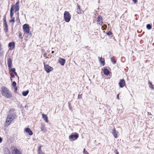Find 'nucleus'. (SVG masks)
Returning a JSON list of instances; mask_svg holds the SVG:
<instances>
[{
	"instance_id": "nucleus-21",
	"label": "nucleus",
	"mask_w": 154,
	"mask_h": 154,
	"mask_svg": "<svg viewBox=\"0 0 154 154\" xmlns=\"http://www.w3.org/2000/svg\"><path fill=\"white\" fill-rule=\"evenodd\" d=\"M14 152H12V154H22L20 151L17 148L14 149Z\"/></svg>"
},
{
	"instance_id": "nucleus-27",
	"label": "nucleus",
	"mask_w": 154,
	"mask_h": 154,
	"mask_svg": "<svg viewBox=\"0 0 154 154\" xmlns=\"http://www.w3.org/2000/svg\"><path fill=\"white\" fill-rule=\"evenodd\" d=\"M41 130L42 131L44 132H45L46 131V129L45 128L44 125H41Z\"/></svg>"
},
{
	"instance_id": "nucleus-44",
	"label": "nucleus",
	"mask_w": 154,
	"mask_h": 154,
	"mask_svg": "<svg viewBox=\"0 0 154 154\" xmlns=\"http://www.w3.org/2000/svg\"><path fill=\"white\" fill-rule=\"evenodd\" d=\"M25 108H26V110H27L28 108V106H27V105H26L25 106Z\"/></svg>"
},
{
	"instance_id": "nucleus-10",
	"label": "nucleus",
	"mask_w": 154,
	"mask_h": 154,
	"mask_svg": "<svg viewBox=\"0 0 154 154\" xmlns=\"http://www.w3.org/2000/svg\"><path fill=\"white\" fill-rule=\"evenodd\" d=\"M20 2L17 1L16 3L14 5V10H15V12H16L19 11L20 9Z\"/></svg>"
},
{
	"instance_id": "nucleus-61",
	"label": "nucleus",
	"mask_w": 154,
	"mask_h": 154,
	"mask_svg": "<svg viewBox=\"0 0 154 154\" xmlns=\"http://www.w3.org/2000/svg\"><path fill=\"white\" fill-rule=\"evenodd\" d=\"M11 154V153H9V154Z\"/></svg>"
},
{
	"instance_id": "nucleus-42",
	"label": "nucleus",
	"mask_w": 154,
	"mask_h": 154,
	"mask_svg": "<svg viewBox=\"0 0 154 154\" xmlns=\"http://www.w3.org/2000/svg\"><path fill=\"white\" fill-rule=\"evenodd\" d=\"M103 20H101V21L99 23V25H101H101H102L103 24Z\"/></svg>"
},
{
	"instance_id": "nucleus-22",
	"label": "nucleus",
	"mask_w": 154,
	"mask_h": 154,
	"mask_svg": "<svg viewBox=\"0 0 154 154\" xmlns=\"http://www.w3.org/2000/svg\"><path fill=\"white\" fill-rule=\"evenodd\" d=\"M29 93V90H28L26 91H23L22 92V94L24 96H26Z\"/></svg>"
},
{
	"instance_id": "nucleus-13",
	"label": "nucleus",
	"mask_w": 154,
	"mask_h": 154,
	"mask_svg": "<svg viewBox=\"0 0 154 154\" xmlns=\"http://www.w3.org/2000/svg\"><path fill=\"white\" fill-rule=\"evenodd\" d=\"M24 131L28 133L29 135H32L33 134L32 131L30 130L29 128H26L24 129Z\"/></svg>"
},
{
	"instance_id": "nucleus-6",
	"label": "nucleus",
	"mask_w": 154,
	"mask_h": 154,
	"mask_svg": "<svg viewBox=\"0 0 154 154\" xmlns=\"http://www.w3.org/2000/svg\"><path fill=\"white\" fill-rule=\"evenodd\" d=\"M44 69L45 71L47 73H49L53 70V68L49 66L48 64H45V63H44Z\"/></svg>"
},
{
	"instance_id": "nucleus-51",
	"label": "nucleus",
	"mask_w": 154,
	"mask_h": 154,
	"mask_svg": "<svg viewBox=\"0 0 154 154\" xmlns=\"http://www.w3.org/2000/svg\"><path fill=\"white\" fill-rule=\"evenodd\" d=\"M16 12V15H17V16H19V12Z\"/></svg>"
},
{
	"instance_id": "nucleus-28",
	"label": "nucleus",
	"mask_w": 154,
	"mask_h": 154,
	"mask_svg": "<svg viewBox=\"0 0 154 154\" xmlns=\"http://www.w3.org/2000/svg\"><path fill=\"white\" fill-rule=\"evenodd\" d=\"M9 116L13 119H15V117L16 116L15 114L14 113H11L9 114Z\"/></svg>"
},
{
	"instance_id": "nucleus-48",
	"label": "nucleus",
	"mask_w": 154,
	"mask_h": 154,
	"mask_svg": "<svg viewBox=\"0 0 154 154\" xmlns=\"http://www.w3.org/2000/svg\"><path fill=\"white\" fill-rule=\"evenodd\" d=\"M10 78H14V76L13 75H10Z\"/></svg>"
},
{
	"instance_id": "nucleus-31",
	"label": "nucleus",
	"mask_w": 154,
	"mask_h": 154,
	"mask_svg": "<svg viewBox=\"0 0 154 154\" xmlns=\"http://www.w3.org/2000/svg\"><path fill=\"white\" fill-rule=\"evenodd\" d=\"M106 34L108 35V36H109L111 35H112V32L110 31H109L108 32H106Z\"/></svg>"
},
{
	"instance_id": "nucleus-39",
	"label": "nucleus",
	"mask_w": 154,
	"mask_h": 154,
	"mask_svg": "<svg viewBox=\"0 0 154 154\" xmlns=\"http://www.w3.org/2000/svg\"><path fill=\"white\" fill-rule=\"evenodd\" d=\"M114 152L115 153V154H119V152L118 151L117 149H115L114 151Z\"/></svg>"
},
{
	"instance_id": "nucleus-20",
	"label": "nucleus",
	"mask_w": 154,
	"mask_h": 154,
	"mask_svg": "<svg viewBox=\"0 0 154 154\" xmlns=\"http://www.w3.org/2000/svg\"><path fill=\"white\" fill-rule=\"evenodd\" d=\"M3 151L4 154H8L10 153L9 149L6 147L4 148Z\"/></svg>"
},
{
	"instance_id": "nucleus-35",
	"label": "nucleus",
	"mask_w": 154,
	"mask_h": 154,
	"mask_svg": "<svg viewBox=\"0 0 154 154\" xmlns=\"http://www.w3.org/2000/svg\"><path fill=\"white\" fill-rule=\"evenodd\" d=\"M83 153L84 154H89L85 149L84 148L83 149Z\"/></svg>"
},
{
	"instance_id": "nucleus-32",
	"label": "nucleus",
	"mask_w": 154,
	"mask_h": 154,
	"mask_svg": "<svg viewBox=\"0 0 154 154\" xmlns=\"http://www.w3.org/2000/svg\"><path fill=\"white\" fill-rule=\"evenodd\" d=\"M17 83L15 81H14L12 82V85L13 86V87H17Z\"/></svg>"
},
{
	"instance_id": "nucleus-15",
	"label": "nucleus",
	"mask_w": 154,
	"mask_h": 154,
	"mask_svg": "<svg viewBox=\"0 0 154 154\" xmlns=\"http://www.w3.org/2000/svg\"><path fill=\"white\" fill-rule=\"evenodd\" d=\"M99 61L101 65L103 66L105 65V59L102 57L100 58V57H98Z\"/></svg>"
},
{
	"instance_id": "nucleus-33",
	"label": "nucleus",
	"mask_w": 154,
	"mask_h": 154,
	"mask_svg": "<svg viewBox=\"0 0 154 154\" xmlns=\"http://www.w3.org/2000/svg\"><path fill=\"white\" fill-rule=\"evenodd\" d=\"M19 37L20 39H22L23 37H22V34L20 32H19Z\"/></svg>"
},
{
	"instance_id": "nucleus-52",
	"label": "nucleus",
	"mask_w": 154,
	"mask_h": 154,
	"mask_svg": "<svg viewBox=\"0 0 154 154\" xmlns=\"http://www.w3.org/2000/svg\"><path fill=\"white\" fill-rule=\"evenodd\" d=\"M38 154H45L43 152H41L40 153H38Z\"/></svg>"
},
{
	"instance_id": "nucleus-1",
	"label": "nucleus",
	"mask_w": 154,
	"mask_h": 154,
	"mask_svg": "<svg viewBox=\"0 0 154 154\" xmlns=\"http://www.w3.org/2000/svg\"><path fill=\"white\" fill-rule=\"evenodd\" d=\"M1 93L3 96L7 98L12 97V94L8 89L5 86L2 87L1 89Z\"/></svg>"
},
{
	"instance_id": "nucleus-29",
	"label": "nucleus",
	"mask_w": 154,
	"mask_h": 154,
	"mask_svg": "<svg viewBox=\"0 0 154 154\" xmlns=\"http://www.w3.org/2000/svg\"><path fill=\"white\" fill-rule=\"evenodd\" d=\"M11 20H9V22L10 23H14L15 21V18L14 17H12V18H11Z\"/></svg>"
},
{
	"instance_id": "nucleus-38",
	"label": "nucleus",
	"mask_w": 154,
	"mask_h": 154,
	"mask_svg": "<svg viewBox=\"0 0 154 154\" xmlns=\"http://www.w3.org/2000/svg\"><path fill=\"white\" fill-rule=\"evenodd\" d=\"M13 74H14L15 76L17 77L18 78V79H19V77L18 76L16 72H15Z\"/></svg>"
},
{
	"instance_id": "nucleus-34",
	"label": "nucleus",
	"mask_w": 154,
	"mask_h": 154,
	"mask_svg": "<svg viewBox=\"0 0 154 154\" xmlns=\"http://www.w3.org/2000/svg\"><path fill=\"white\" fill-rule=\"evenodd\" d=\"M14 92L16 94L17 93V94H19L17 92V87H14Z\"/></svg>"
},
{
	"instance_id": "nucleus-12",
	"label": "nucleus",
	"mask_w": 154,
	"mask_h": 154,
	"mask_svg": "<svg viewBox=\"0 0 154 154\" xmlns=\"http://www.w3.org/2000/svg\"><path fill=\"white\" fill-rule=\"evenodd\" d=\"M14 11V6L13 4H12L10 10V17L11 18L14 17L13 16L14 15L13 11Z\"/></svg>"
},
{
	"instance_id": "nucleus-5",
	"label": "nucleus",
	"mask_w": 154,
	"mask_h": 154,
	"mask_svg": "<svg viewBox=\"0 0 154 154\" xmlns=\"http://www.w3.org/2000/svg\"><path fill=\"white\" fill-rule=\"evenodd\" d=\"M3 20V26L5 27L4 30L5 33H7L8 32V26L6 21V17L5 15L4 16Z\"/></svg>"
},
{
	"instance_id": "nucleus-40",
	"label": "nucleus",
	"mask_w": 154,
	"mask_h": 154,
	"mask_svg": "<svg viewBox=\"0 0 154 154\" xmlns=\"http://www.w3.org/2000/svg\"><path fill=\"white\" fill-rule=\"evenodd\" d=\"M82 95L81 94H79L78 96V98L79 99L80 98H82Z\"/></svg>"
},
{
	"instance_id": "nucleus-2",
	"label": "nucleus",
	"mask_w": 154,
	"mask_h": 154,
	"mask_svg": "<svg viewBox=\"0 0 154 154\" xmlns=\"http://www.w3.org/2000/svg\"><path fill=\"white\" fill-rule=\"evenodd\" d=\"M7 64L8 68V70L10 72H11L12 74H13L16 72V69L15 68H12V60L11 58H9L8 60Z\"/></svg>"
},
{
	"instance_id": "nucleus-49",
	"label": "nucleus",
	"mask_w": 154,
	"mask_h": 154,
	"mask_svg": "<svg viewBox=\"0 0 154 154\" xmlns=\"http://www.w3.org/2000/svg\"><path fill=\"white\" fill-rule=\"evenodd\" d=\"M47 55V54L45 53L44 54H43V56L44 57H45Z\"/></svg>"
},
{
	"instance_id": "nucleus-58",
	"label": "nucleus",
	"mask_w": 154,
	"mask_h": 154,
	"mask_svg": "<svg viewBox=\"0 0 154 154\" xmlns=\"http://www.w3.org/2000/svg\"><path fill=\"white\" fill-rule=\"evenodd\" d=\"M109 106L108 105H106V106Z\"/></svg>"
},
{
	"instance_id": "nucleus-11",
	"label": "nucleus",
	"mask_w": 154,
	"mask_h": 154,
	"mask_svg": "<svg viewBox=\"0 0 154 154\" xmlns=\"http://www.w3.org/2000/svg\"><path fill=\"white\" fill-rule=\"evenodd\" d=\"M13 119L10 116H9V115H7V118H6V123L8 124V125H9L11 122L13 120Z\"/></svg>"
},
{
	"instance_id": "nucleus-4",
	"label": "nucleus",
	"mask_w": 154,
	"mask_h": 154,
	"mask_svg": "<svg viewBox=\"0 0 154 154\" xmlns=\"http://www.w3.org/2000/svg\"><path fill=\"white\" fill-rule=\"evenodd\" d=\"M79 137V134L77 133H72L69 136V139L70 141H74L76 140Z\"/></svg>"
},
{
	"instance_id": "nucleus-30",
	"label": "nucleus",
	"mask_w": 154,
	"mask_h": 154,
	"mask_svg": "<svg viewBox=\"0 0 154 154\" xmlns=\"http://www.w3.org/2000/svg\"><path fill=\"white\" fill-rule=\"evenodd\" d=\"M42 147V146H38V153H40L41 152H43L41 150Z\"/></svg>"
},
{
	"instance_id": "nucleus-26",
	"label": "nucleus",
	"mask_w": 154,
	"mask_h": 154,
	"mask_svg": "<svg viewBox=\"0 0 154 154\" xmlns=\"http://www.w3.org/2000/svg\"><path fill=\"white\" fill-rule=\"evenodd\" d=\"M111 60L113 64H115L116 63V61L113 57L111 58Z\"/></svg>"
},
{
	"instance_id": "nucleus-43",
	"label": "nucleus",
	"mask_w": 154,
	"mask_h": 154,
	"mask_svg": "<svg viewBox=\"0 0 154 154\" xmlns=\"http://www.w3.org/2000/svg\"><path fill=\"white\" fill-rule=\"evenodd\" d=\"M16 20L17 21L18 20L19 21H20V19L19 18V16H17L16 17Z\"/></svg>"
},
{
	"instance_id": "nucleus-19",
	"label": "nucleus",
	"mask_w": 154,
	"mask_h": 154,
	"mask_svg": "<svg viewBox=\"0 0 154 154\" xmlns=\"http://www.w3.org/2000/svg\"><path fill=\"white\" fill-rule=\"evenodd\" d=\"M103 73L106 75H109V72L107 69L104 68L103 70Z\"/></svg>"
},
{
	"instance_id": "nucleus-25",
	"label": "nucleus",
	"mask_w": 154,
	"mask_h": 154,
	"mask_svg": "<svg viewBox=\"0 0 154 154\" xmlns=\"http://www.w3.org/2000/svg\"><path fill=\"white\" fill-rule=\"evenodd\" d=\"M146 29L149 30L151 29L152 28V25L151 24H148L146 25Z\"/></svg>"
},
{
	"instance_id": "nucleus-45",
	"label": "nucleus",
	"mask_w": 154,
	"mask_h": 154,
	"mask_svg": "<svg viewBox=\"0 0 154 154\" xmlns=\"http://www.w3.org/2000/svg\"><path fill=\"white\" fill-rule=\"evenodd\" d=\"M28 34H29V35H30V36H31L32 35V33L31 32H30V31H29V33H28Z\"/></svg>"
},
{
	"instance_id": "nucleus-3",
	"label": "nucleus",
	"mask_w": 154,
	"mask_h": 154,
	"mask_svg": "<svg viewBox=\"0 0 154 154\" xmlns=\"http://www.w3.org/2000/svg\"><path fill=\"white\" fill-rule=\"evenodd\" d=\"M71 15L69 12L65 11L64 13V20L66 22L68 23L71 20Z\"/></svg>"
},
{
	"instance_id": "nucleus-56",
	"label": "nucleus",
	"mask_w": 154,
	"mask_h": 154,
	"mask_svg": "<svg viewBox=\"0 0 154 154\" xmlns=\"http://www.w3.org/2000/svg\"><path fill=\"white\" fill-rule=\"evenodd\" d=\"M102 105H103V107L104 108V106H105V105H104V104H103H103H102Z\"/></svg>"
},
{
	"instance_id": "nucleus-50",
	"label": "nucleus",
	"mask_w": 154,
	"mask_h": 154,
	"mask_svg": "<svg viewBox=\"0 0 154 154\" xmlns=\"http://www.w3.org/2000/svg\"><path fill=\"white\" fill-rule=\"evenodd\" d=\"M148 116H149L150 115H152L151 113L149 112H148Z\"/></svg>"
},
{
	"instance_id": "nucleus-54",
	"label": "nucleus",
	"mask_w": 154,
	"mask_h": 154,
	"mask_svg": "<svg viewBox=\"0 0 154 154\" xmlns=\"http://www.w3.org/2000/svg\"><path fill=\"white\" fill-rule=\"evenodd\" d=\"M86 48H87V49H88H88H89V48H89V47H88V46H86Z\"/></svg>"
},
{
	"instance_id": "nucleus-57",
	"label": "nucleus",
	"mask_w": 154,
	"mask_h": 154,
	"mask_svg": "<svg viewBox=\"0 0 154 154\" xmlns=\"http://www.w3.org/2000/svg\"><path fill=\"white\" fill-rule=\"evenodd\" d=\"M135 20H138V19H137V18H135Z\"/></svg>"
},
{
	"instance_id": "nucleus-53",
	"label": "nucleus",
	"mask_w": 154,
	"mask_h": 154,
	"mask_svg": "<svg viewBox=\"0 0 154 154\" xmlns=\"http://www.w3.org/2000/svg\"><path fill=\"white\" fill-rule=\"evenodd\" d=\"M10 80L12 82V78H10Z\"/></svg>"
},
{
	"instance_id": "nucleus-23",
	"label": "nucleus",
	"mask_w": 154,
	"mask_h": 154,
	"mask_svg": "<svg viewBox=\"0 0 154 154\" xmlns=\"http://www.w3.org/2000/svg\"><path fill=\"white\" fill-rule=\"evenodd\" d=\"M148 83L149 84V88H151L152 89H154V87H153V85L152 84V82L149 81H148Z\"/></svg>"
},
{
	"instance_id": "nucleus-41",
	"label": "nucleus",
	"mask_w": 154,
	"mask_h": 154,
	"mask_svg": "<svg viewBox=\"0 0 154 154\" xmlns=\"http://www.w3.org/2000/svg\"><path fill=\"white\" fill-rule=\"evenodd\" d=\"M132 1L134 4H136L137 2V0H132Z\"/></svg>"
},
{
	"instance_id": "nucleus-47",
	"label": "nucleus",
	"mask_w": 154,
	"mask_h": 154,
	"mask_svg": "<svg viewBox=\"0 0 154 154\" xmlns=\"http://www.w3.org/2000/svg\"><path fill=\"white\" fill-rule=\"evenodd\" d=\"M117 99H118V100H119V94H117Z\"/></svg>"
},
{
	"instance_id": "nucleus-37",
	"label": "nucleus",
	"mask_w": 154,
	"mask_h": 154,
	"mask_svg": "<svg viewBox=\"0 0 154 154\" xmlns=\"http://www.w3.org/2000/svg\"><path fill=\"white\" fill-rule=\"evenodd\" d=\"M18 106L19 107V108H22V110H24L23 109V107L22 106V105L21 104H19L18 105Z\"/></svg>"
},
{
	"instance_id": "nucleus-60",
	"label": "nucleus",
	"mask_w": 154,
	"mask_h": 154,
	"mask_svg": "<svg viewBox=\"0 0 154 154\" xmlns=\"http://www.w3.org/2000/svg\"><path fill=\"white\" fill-rule=\"evenodd\" d=\"M17 1H19V0H17Z\"/></svg>"
},
{
	"instance_id": "nucleus-59",
	"label": "nucleus",
	"mask_w": 154,
	"mask_h": 154,
	"mask_svg": "<svg viewBox=\"0 0 154 154\" xmlns=\"http://www.w3.org/2000/svg\"><path fill=\"white\" fill-rule=\"evenodd\" d=\"M144 32H143V34H144Z\"/></svg>"
},
{
	"instance_id": "nucleus-55",
	"label": "nucleus",
	"mask_w": 154,
	"mask_h": 154,
	"mask_svg": "<svg viewBox=\"0 0 154 154\" xmlns=\"http://www.w3.org/2000/svg\"><path fill=\"white\" fill-rule=\"evenodd\" d=\"M54 52L53 51H52L51 52V54H53Z\"/></svg>"
},
{
	"instance_id": "nucleus-18",
	"label": "nucleus",
	"mask_w": 154,
	"mask_h": 154,
	"mask_svg": "<svg viewBox=\"0 0 154 154\" xmlns=\"http://www.w3.org/2000/svg\"><path fill=\"white\" fill-rule=\"evenodd\" d=\"M42 118L47 123L48 122V118L47 115L43 113L42 115Z\"/></svg>"
},
{
	"instance_id": "nucleus-16",
	"label": "nucleus",
	"mask_w": 154,
	"mask_h": 154,
	"mask_svg": "<svg viewBox=\"0 0 154 154\" xmlns=\"http://www.w3.org/2000/svg\"><path fill=\"white\" fill-rule=\"evenodd\" d=\"M112 133L115 138H117L118 137L117 134H118V132L115 129L112 130Z\"/></svg>"
},
{
	"instance_id": "nucleus-7",
	"label": "nucleus",
	"mask_w": 154,
	"mask_h": 154,
	"mask_svg": "<svg viewBox=\"0 0 154 154\" xmlns=\"http://www.w3.org/2000/svg\"><path fill=\"white\" fill-rule=\"evenodd\" d=\"M23 31L26 34H28L29 33L30 31L29 26L27 24H24L23 25Z\"/></svg>"
},
{
	"instance_id": "nucleus-24",
	"label": "nucleus",
	"mask_w": 154,
	"mask_h": 154,
	"mask_svg": "<svg viewBox=\"0 0 154 154\" xmlns=\"http://www.w3.org/2000/svg\"><path fill=\"white\" fill-rule=\"evenodd\" d=\"M102 19H103V18H102V16L100 15H98V16L97 18V22L98 23L101 20H102Z\"/></svg>"
},
{
	"instance_id": "nucleus-9",
	"label": "nucleus",
	"mask_w": 154,
	"mask_h": 154,
	"mask_svg": "<svg viewBox=\"0 0 154 154\" xmlns=\"http://www.w3.org/2000/svg\"><path fill=\"white\" fill-rule=\"evenodd\" d=\"M8 47L9 48V50H12L15 48V42L12 41L9 42L8 44Z\"/></svg>"
},
{
	"instance_id": "nucleus-46",
	"label": "nucleus",
	"mask_w": 154,
	"mask_h": 154,
	"mask_svg": "<svg viewBox=\"0 0 154 154\" xmlns=\"http://www.w3.org/2000/svg\"><path fill=\"white\" fill-rule=\"evenodd\" d=\"M2 138L0 137V143H1L2 141Z\"/></svg>"
},
{
	"instance_id": "nucleus-14",
	"label": "nucleus",
	"mask_w": 154,
	"mask_h": 154,
	"mask_svg": "<svg viewBox=\"0 0 154 154\" xmlns=\"http://www.w3.org/2000/svg\"><path fill=\"white\" fill-rule=\"evenodd\" d=\"M58 62L61 65L64 66L66 62V60L64 59L60 58L58 60Z\"/></svg>"
},
{
	"instance_id": "nucleus-17",
	"label": "nucleus",
	"mask_w": 154,
	"mask_h": 154,
	"mask_svg": "<svg viewBox=\"0 0 154 154\" xmlns=\"http://www.w3.org/2000/svg\"><path fill=\"white\" fill-rule=\"evenodd\" d=\"M77 8L76 9V12L79 14H81L82 11V10L81 8V7L78 4H77Z\"/></svg>"
},
{
	"instance_id": "nucleus-36",
	"label": "nucleus",
	"mask_w": 154,
	"mask_h": 154,
	"mask_svg": "<svg viewBox=\"0 0 154 154\" xmlns=\"http://www.w3.org/2000/svg\"><path fill=\"white\" fill-rule=\"evenodd\" d=\"M68 106H69V110H72V107L70 103L69 102H68Z\"/></svg>"
},
{
	"instance_id": "nucleus-8",
	"label": "nucleus",
	"mask_w": 154,
	"mask_h": 154,
	"mask_svg": "<svg viewBox=\"0 0 154 154\" xmlns=\"http://www.w3.org/2000/svg\"><path fill=\"white\" fill-rule=\"evenodd\" d=\"M119 86L120 88H123L126 85L125 81L123 79H120L119 83Z\"/></svg>"
}]
</instances>
